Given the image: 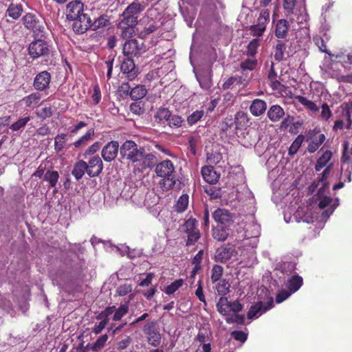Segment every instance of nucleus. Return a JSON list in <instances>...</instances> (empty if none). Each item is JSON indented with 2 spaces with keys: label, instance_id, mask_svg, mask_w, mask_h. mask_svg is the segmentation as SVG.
<instances>
[{
  "label": "nucleus",
  "instance_id": "39448f33",
  "mask_svg": "<svg viewBox=\"0 0 352 352\" xmlns=\"http://www.w3.org/2000/svg\"><path fill=\"white\" fill-rule=\"evenodd\" d=\"M182 231L187 235L186 245H194L200 238V232L197 228V221L190 217L182 225Z\"/></svg>",
  "mask_w": 352,
  "mask_h": 352
},
{
  "label": "nucleus",
  "instance_id": "49530a36",
  "mask_svg": "<svg viewBox=\"0 0 352 352\" xmlns=\"http://www.w3.org/2000/svg\"><path fill=\"white\" fill-rule=\"evenodd\" d=\"M184 284V280L182 278L177 279L170 283L165 288V293L166 294L170 295L174 294L177 290H178Z\"/></svg>",
  "mask_w": 352,
  "mask_h": 352
},
{
  "label": "nucleus",
  "instance_id": "5fc2aeb1",
  "mask_svg": "<svg viewBox=\"0 0 352 352\" xmlns=\"http://www.w3.org/2000/svg\"><path fill=\"white\" fill-rule=\"evenodd\" d=\"M226 321L228 324L236 323L239 324H243L245 321V317L243 315L233 314L226 318Z\"/></svg>",
  "mask_w": 352,
  "mask_h": 352
},
{
  "label": "nucleus",
  "instance_id": "37998d69",
  "mask_svg": "<svg viewBox=\"0 0 352 352\" xmlns=\"http://www.w3.org/2000/svg\"><path fill=\"white\" fill-rule=\"evenodd\" d=\"M230 284L226 279L219 280L216 285V289L219 295L226 296L230 292Z\"/></svg>",
  "mask_w": 352,
  "mask_h": 352
},
{
  "label": "nucleus",
  "instance_id": "6e6552de",
  "mask_svg": "<svg viewBox=\"0 0 352 352\" xmlns=\"http://www.w3.org/2000/svg\"><path fill=\"white\" fill-rule=\"evenodd\" d=\"M270 12L268 9L262 10L257 19L256 24L250 27V34L253 36H261L266 30V26L270 22Z\"/></svg>",
  "mask_w": 352,
  "mask_h": 352
},
{
  "label": "nucleus",
  "instance_id": "72a5a7b5",
  "mask_svg": "<svg viewBox=\"0 0 352 352\" xmlns=\"http://www.w3.org/2000/svg\"><path fill=\"white\" fill-rule=\"evenodd\" d=\"M59 179L58 172L56 170H47L44 175V181L49 183L52 188L56 187Z\"/></svg>",
  "mask_w": 352,
  "mask_h": 352
},
{
  "label": "nucleus",
  "instance_id": "cd10ccee",
  "mask_svg": "<svg viewBox=\"0 0 352 352\" xmlns=\"http://www.w3.org/2000/svg\"><path fill=\"white\" fill-rule=\"evenodd\" d=\"M288 22L285 19L278 20L275 29V35L278 38H283L288 32Z\"/></svg>",
  "mask_w": 352,
  "mask_h": 352
},
{
  "label": "nucleus",
  "instance_id": "a211bd4d",
  "mask_svg": "<svg viewBox=\"0 0 352 352\" xmlns=\"http://www.w3.org/2000/svg\"><path fill=\"white\" fill-rule=\"evenodd\" d=\"M201 175L204 179L208 184H215L219 179V174L210 166H206L201 168Z\"/></svg>",
  "mask_w": 352,
  "mask_h": 352
},
{
  "label": "nucleus",
  "instance_id": "0eeeda50",
  "mask_svg": "<svg viewBox=\"0 0 352 352\" xmlns=\"http://www.w3.org/2000/svg\"><path fill=\"white\" fill-rule=\"evenodd\" d=\"M212 217L216 222L219 223V226L229 228L237 223L238 219H241V217H234L231 212L226 209L218 208L212 214Z\"/></svg>",
  "mask_w": 352,
  "mask_h": 352
},
{
  "label": "nucleus",
  "instance_id": "e433bc0d",
  "mask_svg": "<svg viewBox=\"0 0 352 352\" xmlns=\"http://www.w3.org/2000/svg\"><path fill=\"white\" fill-rule=\"evenodd\" d=\"M147 93L144 86L138 85L133 88L130 92V96L132 100H138L143 98Z\"/></svg>",
  "mask_w": 352,
  "mask_h": 352
},
{
  "label": "nucleus",
  "instance_id": "864d4df0",
  "mask_svg": "<svg viewBox=\"0 0 352 352\" xmlns=\"http://www.w3.org/2000/svg\"><path fill=\"white\" fill-rule=\"evenodd\" d=\"M204 111L203 110H197L191 113L187 118L188 123L190 125L195 124L204 116Z\"/></svg>",
  "mask_w": 352,
  "mask_h": 352
},
{
  "label": "nucleus",
  "instance_id": "423d86ee",
  "mask_svg": "<svg viewBox=\"0 0 352 352\" xmlns=\"http://www.w3.org/2000/svg\"><path fill=\"white\" fill-rule=\"evenodd\" d=\"M28 50L30 56L36 59L49 55L50 45L47 41L38 38L30 43Z\"/></svg>",
  "mask_w": 352,
  "mask_h": 352
},
{
  "label": "nucleus",
  "instance_id": "aec40b11",
  "mask_svg": "<svg viewBox=\"0 0 352 352\" xmlns=\"http://www.w3.org/2000/svg\"><path fill=\"white\" fill-rule=\"evenodd\" d=\"M199 85L204 90H209L212 85L211 72L206 70L196 75Z\"/></svg>",
  "mask_w": 352,
  "mask_h": 352
},
{
  "label": "nucleus",
  "instance_id": "79ce46f5",
  "mask_svg": "<svg viewBox=\"0 0 352 352\" xmlns=\"http://www.w3.org/2000/svg\"><path fill=\"white\" fill-rule=\"evenodd\" d=\"M109 19L107 15H101L97 18L93 23L91 22V29L96 30L108 25Z\"/></svg>",
  "mask_w": 352,
  "mask_h": 352
},
{
  "label": "nucleus",
  "instance_id": "bb28decb",
  "mask_svg": "<svg viewBox=\"0 0 352 352\" xmlns=\"http://www.w3.org/2000/svg\"><path fill=\"white\" fill-rule=\"evenodd\" d=\"M67 138L66 133H59L54 138V150L56 152H62L69 147L70 145L67 146Z\"/></svg>",
  "mask_w": 352,
  "mask_h": 352
},
{
  "label": "nucleus",
  "instance_id": "412c9836",
  "mask_svg": "<svg viewBox=\"0 0 352 352\" xmlns=\"http://www.w3.org/2000/svg\"><path fill=\"white\" fill-rule=\"evenodd\" d=\"M267 109L266 102L261 99H255L252 101L250 107V111L254 116H259L264 113Z\"/></svg>",
  "mask_w": 352,
  "mask_h": 352
},
{
  "label": "nucleus",
  "instance_id": "ddd939ff",
  "mask_svg": "<svg viewBox=\"0 0 352 352\" xmlns=\"http://www.w3.org/2000/svg\"><path fill=\"white\" fill-rule=\"evenodd\" d=\"M121 72L126 74L129 80H134L139 74L138 68L135 65L134 61L131 57L124 58L120 65Z\"/></svg>",
  "mask_w": 352,
  "mask_h": 352
},
{
  "label": "nucleus",
  "instance_id": "f3484780",
  "mask_svg": "<svg viewBox=\"0 0 352 352\" xmlns=\"http://www.w3.org/2000/svg\"><path fill=\"white\" fill-rule=\"evenodd\" d=\"M258 65V60L255 56H249L245 59H243L240 63V69L243 73V75L245 76V78H248V74L256 69ZM250 77H249L250 78Z\"/></svg>",
  "mask_w": 352,
  "mask_h": 352
},
{
  "label": "nucleus",
  "instance_id": "9b49d317",
  "mask_svg": "<svg viewBox=\"0 0 352 352\" xmlns=\"http://www.w3.org/2000/svg\"><path fill=\"white\" fill-rule=\"evenodd\" d=\"M120 148L118 141L112 140L106 144L101 151V156L104 161L107 162L113 161L116 158Z\"/></svg>",
  "mask_w": 352,
  "mask_h": 352
},
{
  "label": "nucleus",
  "instance_id": "a878e982",
  "mask_svg": "<svg viewBox=\"0 0 352 352\" xmlns=\"http://www.w3.org/2000/svg\"><path fill=\"white\" fill-rule=\"evenodd\" d=\"M146 8L144 5V1L142 0H135L132 3L127 6L124 10L125 14H135L142 12Z\"/></svg>",
  "mask_w": 352,
  "mask_h": 352
},
{
  "label": "nucleus",
  "instance_id": "338daca9",
  "mask_svg": "<svg viewBox=\"0 0 352 352\" xmlns=\"http://www.w3.org/2000/svg\"><path fill=\"white\" fill-rule=\"evenodd\" d=\"M116 307H108L103 311H102L98 316V319L108 318V316L115 313Z\"/></svg>",
  "mask_w": 352,
  "mask_h": 352
},
{
  "label": "nucleus",
  "instance_id": "58836bf2",
  "mask_svg": "<svg viewBox=\"0 0 352 352\" xmlns=\"http://www.w3.org/2000/svg\"><path fill=\"white\" fill-rule=\"evenodd\" d=\"M170 114L171 113L168 109L160 108L157 110L155 115V121L159 123H164L165 122H168Z\"/></svg>",
  "mask_w": 352,
  "mask_h": 352
},
{
  "label": "nucleus",
  "instance_id": "f257e3e1",
  "mask_svg": "<svg viewBox=\"0 0 352 352\" xmlns=\"http://www.w3.org/2000/svg\"><path fill=\"white\" fill-rule=\"evenodd\" d=\"M239 228L236 234H232L236 243L234 245L241 250L240 256L245 265L252 266L256 263L255 248L257 246L260 235V226L254 221L253 216L241 217L237 221Z\"/></svg>",
  "mask_w": 352,
  "mask_h": 352
},
{
  "label": "nucleus",
  "instance_id": "393cba45",
  "mask_svg": "<svg viewBox=\"0 0 352 352\" xmlns=\"http://www.w3.org/2000/svg\"><path fill=\"white\" fill-rule=\"evenodd\" d=\"M230 229L223 226H217L212 230L213 238L219 241H224L230 235Z\"/></svg>",
  "mask_w": 352,
  "mask_h": 352
},
{
  "label": "nucleus",
  "instance_id": "774afa93",
  "mask_svg": "<svg viewBox=\"0 0 352 352\" xmlns=\"http://www.w3.org/2000/svg\"><path fill=\"white\" fill-rule=\"evenodd\" d=\"M206 192L210 195L212 199H217L221 197V190L212 187L206 189Z\"/></svg>",
  "mask_w": 352,
  "mask_h": 352
},
{
  "label": "nucleus",
  "instance_id": "8fccbe9b",
  "mask_svg": "<svg viewBox=\"0 0 352 352\" xmlns=\"http://www.w3.org/2000/svg\"><path fill=\"white\" fill-rule=\"evenodd\" d=\"M223 269L221 265H214L212 269L211 280L212 283L221 280Z\"/></svg>",
  "mask_w": 352,
  "mask_h": 352
},
{
  "label": "nucleus",
  "instance_id": "2eb2a0df",
  "mask_svg": "<svg viewBox=\"0 0 352 352\" xmlns=\"http://www.w3.org/2000/svg\"><path fill=\"white\" fill-rule=\"evenodd\" d=\"M155 171L158 177H170L174 175L175 167L170 160H166L156 165Z\"/></svg>",
  "mask_w": 352,
  "mask_h": 352
},
{
  "label": "nucleus",
  "instance_id": "f03ea898",
  "mask_svg": "<svg viewBox=\"0 0 352 352\" xmlns=\"http://www.w3.org/2000/svg\"><path fill=\"white\" fill-rule=\"evenodd\" d=\"M283 8L287 14H294L299 25L297 36H308V14L305 0H284Z\"/></svg>",
  "mask_w": 352,
  "mask_h": 352
},
{
  "label": "nucleus",
  "instance_id": "a19ab883",
  "mask_svg": "<svg viewBox=\"0 0 352 352\" xmlns=\"http://www.w3.org/2000/svg\"><path fill=\"white\" fill-rule=\"evenodd\" d=\"M286 50V45L283 41H278L275 46L274 59L279 62L283 60Z\"/></svg>",
  "mask_w": 352,
  "mask_h": 352
},
{
  "label": "nucleus",
  "instance_id": "b1692460",
  "mask_svg": "<svg viewBox=\"0 0 352 352\" xmlns=\"http://www.w3.org/2000/svg\"><path fill=\"white\" fill-rule=\"evenodd\" d=\"M138 23V17L136 16H133V14H125V12H123L120 21L118 24V28H126L131 27L134 28Z\"/></svg>",
  "mask_w": 352,
  "mask_h": 352
},
{
  "label": "nucleus",
  "instance_id": "c03bdc74",
  "mask_svg": "<svg viewBox=\"0 0 352 352\" xmlns=\"http://www.w3.org/2000/svg\"><path fill=\"white\" fill-rule=\"evenodd\" d=\"M188 205V195L184 194L179 197L177 204L175 206V210L178 212H182L187 208Z\"/></svg>",
  "mask_w": 352,
  "mask_h": 352
},
{
  "label": "nucleus",
  "instance_id": "7c9ffc66",
  "mask_svg": "<svg viewBox=\"0 0 352 352\" xmlns=\"http://www.w3.org/2000/svg\"><path fill=\"white\" fill-rule=\"evenodd\" d=\"M94 135V129H89L85 135L81 136L79 139L73 143L75 148H80L85 146L89 141H91Z\"/></svg>",
  "mask_w": 352,
  "mask_h": 352
},
{
  "label": "nucleus",
  "instance_id": "4d7b16f0",
  "mask_svg": "<svg viewBox=\"0 0 352 352\" xmlns=\"http://www.w3.org/2000/svg\"><path fill=\"white\" fill-rule=\"evenodd\" d=\"M182 122L183 120L180 116L170 114L167 122L170 127H179L182 126Z\"/></svg>",
  "mask_w": 352,
  "mask_h": 352
},
{
  "label": "nucleus",
  "instance_id": "dca6fc26",
  "mask_svg": "<svg viewBox=\"0 0 352 352\" xmlns=\"http://www.w3.org/2000/svg\"><path fill=\"white\" fill-rule=\"evenodd\" d=\"M83 6L80 1L74 0L69 2L66 8L67 18L72 21L76 19V16L83 11Z\"/></svg>",
  "mask_w": 352,
  "mask_h": 352
},
{
  "label": "nucleus",
  "instance_id": "052dcab7",
  "mask_svg": "<svg viewBox=\"0 0 352 352\" xmlns=\"http://www.w3.org/2000/svg\"><path fill=\"white\" fill-rule=\"evenodd\" d=\"M101 146V144L99 142H96L91 146H89L84 153L85 158H87L88 155H91L95 154L97 151H99Z\"/></svg>",
  "mask_w": 352,
  "mask_h": 352
},
{
  "label": "nucleus",
  "instance_id": "c9c22d12",
  "mask_svg": "<svg viewBox=\"0 0 352 352\" xmlns=\"http://www.w3.org/2000/svg\"><path fill=\"white\" fill-rule=\"evenodd\" d=\"M41 98V96L38 93H32L24 97L21 102H23L27 107H32L36 106Z\"/></svg>",
  "mask_w": 352,
  "mask_h": 352
},
{
  "label": "nucleus",
  "instance_id": "1a4fd4ad",
  "mask_svg": "<svg viewBox=\"0 0 352 352\" xmlns=\"http://www.w3.org/2000/svg\"><path fill=\"white\" fill-rule=\"evenodd\" d=\"M274 307V300L272 298H270L266 302L259 301L252 305L247 314L248 319L258 318L267 310Z\"/></svg>",
  "mask_w": 352,
  "mask_h": 352
},
{
  "label": "nucleus",
  "instance_id": "6e6d98bb",
  "mask_svg": "<svg viewBox=\"0 0 352 352\" xmlns=\"http://www.w3.org/2000/svg\"><path fill=\"white\" fill-rule=\"evenodd\" d=\"M203 254L204 251L200 250L193 258L192 263L195 265V267L192 270V275L195 274L201 268V262L203 258Z\"/></svg>",
  "mask_w": 352,
  "mask_h": 352
},
{
  "label": "nucleus",
  "instance_id": "9d476101",
  "mask_svg": "<svg viewBox=\"0 0 352 352\" xmlns=\"http://www.w3.org/2000/svg\"><path fill=\"white\" fill-rule=\"evenodd\" d=\"M143 43H140L137 39L126 41L122 45V52L125 56L131 57L141 55L143 50Z\"/></svg>",
  "mask_w": 352,
  "mask_h": 352
},
{
  "label": "nucleus",
  "instance_id": "603ef678",
  "mask_svg": "<svg viewBox=\"0 0 352 352\" xmlns=\"http://www.w3.org/2000/svg\"><path fill=\"white\" fill-rule=\"evenodd\" d=\"M30 120V117L27 116L23 118L18 120L16 122H14L10 126V129L13 131H17L26 125V124Z\"/></svg>",
  "mask_w": 352,
  "mask_h": 352
},
{
  "label": "nucleus",
  "instance_id": "13d9d810",
  "mask_svg": "<svg viewBox=\"0 0 352 352\" xmlns=\"http://www.w3.org/2000/svg\"><path fill=\"white\" fill-rule=\"evenodd\" d=\"M293 293L287 289H282L280 291L276 296V303H280L283 302L285 300L288 298Z\"/></svg>",
  "mask_w": 352,
  "mask_h": 352
},
{
  "label": "nucleus",
  "instance_id": "f8f14e48",
  "mask_svg": "<svg viewBox=\"0 0 352 352\" xmlns=\"http://www.w3.org/2000/svg\"><path fill=\"white\" fill-rule=\"evenodd\" d=\"M51 78V74L47 71L38 72L34 78V88L38 91H45L50 87Z\"/></svg>",
  "mask_w": 352,
  "mask_h": 352
},
{
  "label": "nucleus",
  "instance_id": "69168bd1",
  "mask_svg": "<svg viewBox=\"0 0 352 352\" xmlns=\"http://www.w3.org/2000/svg\"><path fill=\"white\" fill-rule=\"evenodd\" d=\"M101 320H102L98 324L95 325L93 329L94 333L96 334L100 333L104 329L109 322L108 318H102Z\"/></svg>",
  "mask_w": 352,
  "mask_h": 352
},
{
  "label": "nucleus",
  "instance_id": "473e14b6",
  "mask_svg": "<svg viewBox=\"0 0 352 352\" xmlns=\"http://www.w3.org/2000/svg\"><path fill=\"white\" fill-rule=\"evenodd\" d=\"M23 12V6L21 4L11 3L8 10L7 14L13 19H19Z\"/></svg>",
  "mask_w": 352,
  "mask_h": 352
},
{
  "label": "nucleus",
  "instance_id": "a18cd8bd",
  "mask_svg": "<svg viewBox=\"0 0 352 352\" xmlns=\"http://www.w3.org/2000/svg\"><path fill=\"white\" fill-rule=\"evenodd\" d=\"M244 80H245V78H243L242 76H232L223 82L222 88L223 89H228L235 84H241Z\"/></svg>",
  "mask_w": 352,
  "mask_h": 352
},
{
  "label": "nucleus",
  "instance_id": "09e8293b",
  "mask_svg": "<svg viewBox=\"0 0 352 352\" xmlns=\"http://www.w3.org/2000/svg\"><path fill=\"white\" fill-rule=\"evenodd\" d=\"M129 311V305L127 303L121 305L117 309L113 316V320L115 321L120 320L121 318L127 314Z\"/></svg>",
  "mask_w": 352,
  "mask_h": 352
},
{
  "label": "nucleus",
  "instance_id": "de8ad7c7",
  "mask_svg": "<svg viewBox=\"0 0 352 352\" xmlns=\"http://www.w3.org/2000/svg\"><path fill=\"white\" fill-rule=\"evenodd\" d=\"M260 44V40L258 38L252 39L247 46V55L248 56H254L257 53V49Z\"/></svg>",
  "mask_w": 352,
  "mask_h": 352
},
{
  "label": "nucleus",
  "instance_id": "3c124183",
  "mask_svg": "<svg viewBox=\"0 0 352 352\" xmlns=\"http://www.w3.org/2000/svg\"><path fill=\"white\" fill-rule=\"evenodd\" d=\"M73 29L74 31L77 32L78 34H83L88 29H91V25H89L84 23H80L79 21L75 20L73 23Z\"/></svg>",
  "mask_w": 352,
  "mask_h": 352
},
{
  "label": "nucleus",
  "instance_id": "7ed1b4c3",
  "mask_svg": "<svg viewBox=\"0 0 352 352\" xmlns=\"http://www.w3.org/2000/svg\"><path fill=\"white\" fill-rule=\"evenodd\" d=\"M144 148L139 146L134 141L126 140L120 146V154L121 157L132 163L141 161Z\"/></svg>",
  "mask_w": 352,
  "mask_h": 352
},
{
  "label": "nucleus",
  "instance_id": "ea45409f",
  "mask_svg": "<svg viewBox=\"0 0 352 352\" xmlns=\"http://www.w3.org/2000/svg\"><path fill=\"white\" fill-rule=\"evenodd\" d=\"M230 302L227 298L221 296L217 303V311L223 316L228 315L229 311Z\"/></svg>",
  "mask_w": 352,
  "mask_h": 352
},
{
  "label": "nucleus",
  "instance_id": "20e7f679",
  "mask_svg": "<svg viewBox=\"0 0 352 352\" xmlns=\"http://www.w3.org/2000/svg\"><path fill=\"white\" fill-rule=\"evenodd\" d=\"M23 25L32 30L36 36L42 37L45 32V27L41 18L32 13H27L22 19Z\"/></svg>",
  "mask_w": 352,
  "mask_h": 352
},
{
  "label": "nucleus",
  "instance_id": "6ab92c4d",
  "mask_svg": "<svg viewBox=\"0 0 352 352\" xmlns=\"http://www.w3.org/2000/svg\"><path fill=\"white\" fill-rule=\"evenodd\" d=\"M144 331L147 335L148 342L149 344L157 346L161 342L162 336L160 333L153 326L145 327Z\"/></svg>",
  "mask_w": 352,
  "mask_h": 352
},
{
  "label": "nucleus",
  "instance_id": "c85d7f7f",
  "mask_svg": "<svg viewBox=\"0 0 352 352\" xmlns=\"http://www.w3.org/2000/svg\"><path fill=\"white\" fill-rule=\"evenodd\" d=\"M308 205L303 204L300 206L295 213L294 214V219L296 222L308 223Z\"/></svg>",
  "mask_w": 352,
  "mask_h": 352
},
{
  "label": "nucleus",
  "instance_id": "2f4dec72",
  "mask_svg": "<svg viewBox=\"0 0 352 352\" xmlns=\"http://www.w3.org/2000/svg\"><path fill=\"white\" fill-rule=\"evenodd\" d=\"M232 256V250L228 248H220L216 251L215 258L217 261L226 262Z\"/></svg>",
  "mask_w": 352,
  "mask_h": 352
},
{
  "label": "nucleus",
  "instance_id": "4c0bfd02",
  "mask_svg": "<svg viewBox=\"0 0 352 352\" xmlns=\"http://www.w3.org/2000/svg\"><path fill=\"white\" fill-rule=\"evenodd\" d=\"M175 182L176 180L173 175L170 177H162L159 184L163 190H168L174 187Z\"/></svg>",
  "mask_w": 352,
  "mask_h": 352
},
{
  "label": "nucleus",
  "instance_id": "4468645a",
  "mask_svg": "<svg viewBox=\"0 0 352 352\" xmlns=\"http://www.w3.org/2000/svg\"><path fill=\"white\" fill-rule=\"evenodd\" d=\"M87 174L90 177H98L103 170V163L98 155H94L86 162Z\"/></svg>",
  "mask_w": 352,
  "mask_h": 352
},
{
  "label": "nucleus",
  "instance_id": "f704fd0d",
  "mask_svg": "<svg viewBox=\"0 0 352 352\" xmlns=\"http://www.w3.org/2000/svg\"><path fill=\"white\" fill-rule=\"evenodd\" d=\"M142 158L141 159L142 166L144 168H152L156 164V157L153 153H146L144 149Z\"/></svg>",
  "mask_w": 352,
  "mask_h": 352
},
{
  "label": "nucleus",
  "instance_id": "680f3d73",
  "mask_svg": "<svg viewBox=\"0 0 352 352\" xmlns=\"http://www.w3.org/2000/svg\"><path fill=\"white\" fill-rule=\"evenodd\" d=\"M130 110L133 113L136 115H141L144 111L141 102H135L131 103L130 105Z\"/></svg>",
  "mask_w": 352,
  "mask_h": 352
},
{
  "label": "nucleus",
  "instance_id": "bf43d9fd",
  "mask_svg": "<svg viewBox=\"0 0 352 352\" xmlns=\"http://www.w3.org/2000/svg\"><path fill=\"white\" fill-rule=\"evenodd\" d=\"M107 339L108 336L107 334L101 336L94 344L93 350L95 351L100 350L104 346Z\"/></svg>",
  "mask_w": 352,
  "mask_h": 352
},
{
  "label": "nucleus",
  "instance_id": "e2e57ef3",
  "mask_svg": "<svg viewBox=\"0 0 352 352\" xmlns=\"http://www.w3.org/2000/svg\"><path fill=\"white\" fill-rule=\"evenodd\" d=\"M232 337L238 341L245 342L247 340L248 335L241 331H234L231 333Z\"/></svg>",
  "mask_w": 352,
  "mask_h": 352
},
{
  "label": "nucleus",
  "instance_id": "5701e85b",
  "mask_svg": "<svg viewBox=\"0 0 352 352\" xmlns=\"http://www.w3.org/2000/svg\"><path fill=\"white\" fill-rule=\"evenodd\" d=\"M87 166L86 165V162L84 160H79L74 164L72 170V174L76 180H79L82 178L85 173H87Z\"/></svg>",
  "mask_w": 352,
  "mask_h": 352
},
{
  "label": "nucleus",
  "instance_id": "c756f323",
  "mask_svg": "<svg viewBox=\"0 0 352 352\" xmlns=\"http://www.w3.org/2000/svg\"><path fill=\"white\" fill-rule=\"evenodd\" d=\"M302 277L298 275H295L287 280L286 286L289 290H290L292 293H294L299 289L302 285Z\"/></svg>",
  "mask_w": 352,
  "mask_h": 352
},
{
  "label": "nucleus",
  "instance_id": "0e129e2a",
  "mask_svg": "<svg viewBox=\"0 0 352 352\" xmlns=\"http://www.w3.org/2000/svg\"><path fill=\"white\" fill-rule=\"evenodd\" d=\"M131 291L132 287L131 285L128 284L120 285L117 289L118 294L120 296H124L130 293Z\"/></svg>",
  "mask_w": 352,
  "mask_h": 352
},
{
  "label": "nucleus",
  "instance_id": "4be33fe9",
  "mask_svg": "<svg viewBox=\"0 0 352 352\" xmlns=\"http://www.w3.org/2000/svg\"><path fill=\"white\" fill-rule=\"evenodd\" d=\"M285 115L283 109L277 104L272 105L267 111V116L272 122L279 121Z\"/></svg>",
  "mask_w": 352,
  "mask_h": 352
}]
</instances>
